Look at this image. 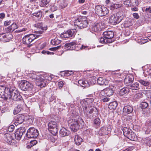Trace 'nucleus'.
I'll return each instance as SVG.
<instances>
[{"mask_svg": "<svg viewBox=\"0 0 151 151\" xmlns=\"http://www.w3.org/2000/svg\"><path fill=\"white\" fill-rule=\"evenodd\" d=\"M29 76L30 79L33 81H37L36 85L40 87H45L47 83V81H51L53 77V76L51 74L43 73L40 74L32 73L29 74Z\"/></svg>", "mask_w": 151, "mask_h": 151, "instance_id": "1", "label": "nucleus"}, {"mask_svg": "<svg viewBox=\"0 0 151 151\" xmlns=\"http://www.w3.org/2000/svg\"><path fill=\"white\" fill-rule=\"evenodd\" d=\"M93 101L94 99L92 98H86L81 101L80 104L83 108L84 114L87 117L90 118L93 116L91 114L94 111L98 113L96 108L92 106L90 104Z\"/></svg>", "mask_w": 151, "mask_h": 151, "instance_id": "2", "label": "nucleus"}, {"mask_svg": "<svg viewBox=\"0 0 151 151\" xmlns=\"http://www.w3.org/2000/svg\"><path fill=\"white\" fill-rule=\"evenodd\" d=\"M68 123L70 126V129L73 132H76L81 128L83 125L84 122L81 118H79L78 119H70Z\"/></svg>", "mask_w": 151, "mask_h": 151, "instance_id": "3", "label": "nucleus"}, {"mask_svg": "<svg viewBox=\"0 0 151 151\" xmlns=\"http://www.w3.org/2000/svg\"><path fill=\"white\" fill-rule=\"evenodd\" d=\"M65 47L67 50H78L80 49L81 50L84 49L86 47L83 45L80 46V45H78L76 43L75 41H73L66 43L65 45Z\"/></svg>", "mask_w": 151, "mask_h": 151, "instance_id": "4", "label": "nucleus"}, {"mask_svg": "<svg viewBox=\"0 0 151 151\" xmlns=\"http://www.w3.org/2000/svg\"><path fill=\"white\" fill-rule=\"evenodd\" d=\"M107 25L103 22H97L95 23L90 29L92 32L100 31L102 29L106 28Z\"/></svg>", "mask_w": 151, "mask_h": 151, "instance_id": "5", "label": "nucleus"}, {"mask_svg": "<svg viewBox=\"0 0 151 151\" xmlns=\"http://www.w3.org/2000/svg\"><path fill=\"white\" fill-rule=\"evenodd\" d=\"M19 87L23 91H31L33 88V86L28 81L23 80L19 83Z\"/></svg>", "mask_w": 151, "mask_h": 151, "instance_id": "6", "label": "nucleus"}, {"mask_svg": "<svg viewBox=\"0 0 151 151\" xmlns=\"http://www.w3.org/2000/svg\"><path fill=\"white\" fill-rule=\"evenodd\" d=\"M95 10L96 13L100 16H105L109 13L108 10L104 6L97 5L95 6Z\"/></svg>", "mask_w": 151, "mask_h": 151, "instance_id": "7", "label": "nucleus"}, {"mask_svg": "<svg viewBox=\"0 0 151 151\" xmlns=\"http://www.w3.org/2000/svg\"><path fill=\"white\" fill-rule=\"evenodd\" d=\"M41 36L40 34H30L25 36L22 39L24 44H29L35 39Z\"/></svg>", "mask_w": 151, "mask_h": 151, "instance_id": "8", "label": "nucleus"}, {"mask_svg": "<svg viewBox=\"0 0 151 151\" xmlns=\"http://www.w3.org/2000/svg\"><path fill=\"white\" fill-rule=\"evenodd\" d=\"M10 89L8 88H5L2 86H0V97L6 100L10 97V94H8Z\"/></svg>", "mask_w": 151, "mask_h": 151, "instance_id": "9", "label": "nucleus"}, {"mask_svg": "<svg viewBox=\"0 0 151 151\" xmlns=\"http://www.w3.org/2000/svg\"><path fill=\"white\" fill-rule=\"evenodd\" d=\"M74 24L75 25L81 28L86 27L88 24L87 19L86 18H78L76 19Z\"/></svg>", "mask_w": 151, "mask_h": 151, "instance_id": "10", "label": "nucleus"}, {"mask_svg": "<svg viewBox=\"0 0 151 151\" xmlns=\"http://www.w3.org/2000/svg\"><path fill=\"white\" fill-rule=\"evenodd\" d=\"M10 89V91H9L8 94H10L11 96L8 99L12 98L13 100L15 101H20L22 100V97L18 92L15 89Z\"/></svg>", "mask_w": 151, "mask_h": 151, "instance_id": "11", "label": "nucleus"}, {"mask_svg": "<svg viewBox=\"0 0 151 151\" xmlns=\"http://www.w3.org/2000/svg\"><path fill=\"white\" fill-rule=\"evenodd\" d=\"M39 134V133L37 129L34 127H31L27 130L26 135L28 138H35L37 137Z\"/></svg>", "mask_w": 151, "mask_h": 151, "instance_id": "12", "label": "nucleus"}, {"mask_svg": "<svg viewBox=\"0 0 151 151\" xmlns=\"http://www.w3.org/2000/svg\"><path fill=\"white\" fill-rule=\"evenodd\" d=\"M48 126L49 130L52 134H55L58 132V126L56 122L51 121L48 124Z\"/></svg>", "mask_w": 151, "mask_h": 151, "instance_id": "13", "label": "nucleus"}, {"mask_svg": "<svg viewBox=\"0 0 151 151\" xmlns=\"http://www.w3.org/2000/svg\"><path fill=\"white\" fill-rule=\"evenodd\" d=\"M122 17L119 15V14L111 15L109 19V22L112 24H115L119 23L122 20Z\"/></svg>", "mask_w": 151, "mask_h": 151, "instance_id": "14", "label": "nucleus"}, {"mask_svg": "<svg viewBox=\"0 0 151 151\" xmlns=\"http://www.w3.org/2000/svg\"><path fill=\"white\" fill-rule=\"evenodd\" d=\"M137 81L141 85L146 87L147 89L151 88V81L150 80L139 78L138 79Z\"/></svg>", "mask_w": 151, "mask_h": 151, "instance_id": "15", "label": "nucleus"}, {"mask_svg": "<svg viewBox=\"0 0 151 151\" xmlns=\"http://www.w3.org/2000/svg\"><path fill=\"white\" fill-rule=\"evenodd\" d=\"M26 129L24 127H21L18 129L14 133V136L16 139L20 140L23 134L25 133Z\"/></svg>", "mask_w": 151, "mask_h": 151, "instance_id": "16", "label": "nucleus"}, {"mask_svg": "<svg viewBox=\"0 0 151 151\" xmlns=\"http://www.w3.org/2000/svg\"><path fill=\"white\" fill-rule=\"evenodd\" d=\"M4 139L7 143L12 145H14L16 143V141L13 138L12 135L9 133L4 134Z\"/></svg>", "mask_w": 151, "mask_h": 151, "instance_id": "17", "label": "nucleus"}, {"mask_svg": "<svg viewBox=\"0 0 151 151\" xmlns=\"http://www.w3.org/2000/svg\"><path fill=\"white\" fill-rule=\"evenodd\" d=\"M111 130V128L110 127H106L103 126L101 128L99 132L100 135H106L108 134Z\"/></svg>", "mask_w": 151, "mask_h": 151, "instance_id": "18", "label": "nucleus"}, {"mask_svg": "<svg viewBox=\"0 0 151 151\" xmlns=\"http://www.w3.org/2000/svg\"><path fill=\"white\" fill-rule=\"evenodd\" d=\"M100 93L102 95H105L109 97L113 95L114 91L111 88L109 87L101 91Z\"/></svg>", "mask_w": 151, "mask_h": 151, "instance_id": "19", "label": "nucleus"}, {"mask_svg": "<svg viewBox=\"0 0 151 151\" xmlns=\"http://www.w3.org/2000/svg\"><path fill=\"white\" fill-rule=\"evenodd\" d=\"M75 34V31L73 29L67 31L62 35V37L64 38H68L72 37Z\"/></svg>", "mask_w": 151, "mask_h": 151, "instance_id": "20", "label": "nucleus"}, {"mask_svg": "<svg viewBox=\"0 0 151 151\" xmlns=\"http://www.w3.org/2000/svg\"><path fill=\"white\" fill-rule=\"evenodd\" d=\"M117 71H116L115 73H113V77L114 79L113 82L117 83L121 82V80L120 78L122 79V78H121L122 74L117 73Z\"/></svg>", "mask_w": 151, "mask_h": 151, "instance_id": "21", "label": "nucleus"}, {"mask_svg": "<svg viewBox=\"0 0 151 151\" xmlns=\"http://www.w3.org/2000/svg\"><path fill=\"white\" fill-rule=\"evenodd\" d=\"M103 37L108 40L113 38L114 36V34L112 31H107L103 32Z\"/></svg>", "mask_w": 151, "mask_h": 151, "instance_id": "22", "label": "nucleus"}, {"mask_svg": "<svg viewBox=\"0 0 151 151\" xmlns=\"http://www.w3.org/2000/svg\"><path fill=\"white\" fill-rule=\"evenodd\" d=\"M97 82L100 85L106 86L108 85L109 83V81L101 77H99L98 78Z\"/></svg>", "mask_w": 151, "mask_h": 151, "instance_id": "23", "label": "nucleus"}, {"mask_svg": "<svg viewBox=\"0 0 151 151\" xmlns=\"http://www.w3.org/2000/svg\"><path fill=\"white\" fill-rule=\"evenodd\" d=\"M70 133V131L69 130L64 127H62L60 131V134L62 137L67 136L69 135Z\"/></svg>", "mask_w": 151, "mask_h": 151, "instance_id": "24", "label": "nucleus"}, {"mask_svg": "<svg viewBox=\"0 0 151 151\" xmlns=\"http://www.w3.org/2000/svg\"><path fill=\"white\" fill-rule=\"evenodd\" d=\"M133 111L132 106L129 105L125 106L123 109V112L129 114Z\"/></svg>", "mask_w": 151, "mask_h": 151, "instance_id": "25", "label": "nucleus"}, {"mask_svg": "<svg viewBox=\"0 0 151 151\" xmlns=\"http://www.w3.org/2000/svg\"><path fill=\"white\" fill-rule=\"evenodd\" d=\"M9 35L8 34H0V41L3 42H9L10 38L9 37Z\"/></svg>", "mask_w": 151, "mask_h": 151, "instance_id": "26", "label": "nucleus"}, {"mask_svg": "<svg viewBox=\"0 0 151 151\" xmlns=\"http://www.w3.org/2000/svg\"><path fill=\"white\" fill-rule=\"evenodd\" d=\"M134 80L133 77L131 75L127 76L124 79V83L127 84L132 82Z\"/></svg>", "mask_w": 151, "mask_h": 151, "instance_id": "27", "label": "nucleus"}, {"mask_svg": "<svg viewBox=\"0 0 151 151\" xmlns=\"http://www.w3.org/2000/svg\"><path fill=\"white\" fill-rule=\"evenodd\" d=\"M78 83L83 87H88L89 85L87 81L83 80H80L78 81Z\"/></svg>", "mask_w": 151, "mask_h": 151, "instance_id": "28", "label": "nucleus"}, {"mask_svg": "<svg viewBox=\"0 0 151 151\" xmlns=\"http://www.w3.org/2000/svg\"><path fill=\"white\" fill-rule=\"evenodd\" d=\"M139 83H138L136 82L134 83L131 84L129 86V88L131 89L132 90H137L139 89Z\"/></svg>", "mask_w": 151, "mask_h": 151, "instance_id": "29", "label": "nucleus"}, {"mask_svg": "<svg viewBox=\"0 0 151 151\" xmlns=\"http://www.w3.org/2000/svg\"><path fill=\"white\" fill-rule=\"evenodd\" d=\"M82 139L78 135H76L74 138V141L76 145H80L82 141Z\"/></svg>", "mask_w": 151, "mask_h": 151, "instance_id": "30", "label": "nucleus"}, {"mask_svg": "<svg viewBox=\"0 0 151 151\" xmlns=\"http://www.w3.org/2000/svg\"><path fill=\"white\" fill-rule=\"evenodd\" d=\"M24 119V116L22 114H19L17 115V118L16 119L18 123L21 124L23 122Z\"/></svg>", "mask_w": 151, "mask_h": 151, "instance_id": "31", "label": "nucleus"}, {"mask_svg": "<svg viewBox=\"0 0 151 151\" xmlns=\"http://www.w3.org/2000/svg\"><path fill=\"white\" fill-rule=\"evenodd\" d=\"M128 135V138L131 140H134L135 139L136 136L135 134L133 132H130L129 131L127 132Z\"/></svg>", "mask_w": 151, "mask_h": 151, "instance_id": "32", "label": "nucleus"}, {"mask_svg": "<svg viewBox=\"0 0 151 151\" xmlns=\"http://www.w3.org/2000/svg\"><path fill=\"white\" fill-rule=\"evenodd\" d=\"M106 96L105 95L102 94L101 93H100L99 97L102 101L106 102L109 101L110 99L107 98Z\"/></svg>", "mask_w": 151, "mask_h": 151, "instance_id": "33", "label": "nucleus"}, {"mask_svg": "<svg viewBox=\"0 0 151 151\" xmlns=\"http://www.w3.org/2000/svg\"><path fill=\"white\" fill-rule=\"evenodd\" d=\"M117 106L116 101H114L110 103L108 106V108L110 109H115Z\"/></svg>", "mask_w": 151, "mask_h": 151, "instance_id": "34", "label": "nucleus"}, {"mask_svg": "<svg viewBox=\"0 0 151 151\" xmlns=\"http://www.w3.org/2000/svg\"><path fill=\"white\" fill-rule=\"evenodd\" d=\"M60 42V41L57 38H55L51 40V43L53 45H57L59 44Z\"/></svg>", "mask_w": 151, "mask_h": 151, "instance_id": "35", "label": "nucleus"}, {"mask_svg": "<svg viewBox=\"0 0 151 151\" xmlns=\"http://www.w3.org/2000/svg\"><path fill=\"white\" fill-rule=\"evenodd\" d=\"M33 16L37 18L38 19H40L42 16V13L41 11H39L32 14Z\"/></svg>", "mask_w": 151, "mask_h": 151, "instance_id": "36", "label": "nucleus"}, {"mask_svg": "<svg viewBox=\"0 0 151 151\" xmlns=\"http://www.w3.org/2000/svg\"><path fill=\"white\" fill-rule=\"evenodd\" d=\"M99 42L101 43H109L110 42V41L109 40L104 37L100 38L99 39Z\"/></svg>", "mask_w": 151, "mask_h": 151, "instance_id": "37", "label": "nucleus"}, {"mask_svg": "<svg viewBox=\"0 0 151 151\" xmlns=\"http://www.w3.org/2000/svg\"><path fill=\"white\" fill-rule=\"evenodd\" d=\"M128 92V89L127 88H123L120 91V94L121 95H123L127 93Z\"/></svg>", "mask_w": 151, "mask_h": 151, "instance_id": "38", "label": "nucleus"}, {"mask_svg": "<svg viewBox=\"0 0 151 151\" xmlns=\"http://www.w3.org/2000/svg\"><path fill=\"white\" fill-rule=\"evenodd\" d=\"M37 141L35 140H34L33 141H31L30 142L29 145H28L27 146V147L28 148H30L33 146L36 145V144H37Z\"/></svg>", "mask_w": 151, "mask_h": 151, "instance_id": "39", "label": "nucleus"}, {"mask_svg": "<svg viewBox=\"0 0 151 151\" xmlns=\"http://www.w3.org/2000/svg\"><path fill=\"white\" fill-rule=\"evenodd\" d=\"M67 1L63 0L61 2L60 6L61 8L63 9L67 6Z\"/></svg>", "mask_w": 151, "mask_h": 151, "instance_id": "40", "label": "nucleus"}, {"mask_svg": "<svg viewBox=\"0 0 151 151\" xmlns=\"http://www.w3.org/2000/svg\"><path fill=\"white\" fill-rule=\"evenodd\" d=\"M12 31H14L15 29L18 28V26L16 23H13L10 26Z\"/></svg>", "mask_w": 151, "mask_h": 151, "instance_id": "41", "label": "nucleus"}, {"mask_svg": "<svg viewBox=\"0 0 151 151\" xmlns=\"http://www.w3.org/2000/svg\"><path fill=\"white\" fill-rule=\"evenodd\" d=\"M148 106V103L146 102H142L140 104V107L141 108L145 109L147 108Z\"/></svg>", "mask_w": 151, "mask_h": 151, "instance_id": "42", "label": "nucleus"}, {"mask_svg": "<svg viewBox=\"0 0 151 151\" xmlns=\"http://www.w3.org/2000/svg\"><path fill=\"white\" fill-rule=\"evenodd\" d=\"M144 142L146 144L149 145L151 144V139L149 138H145L143 139Z\"/></svg>", "mask_w": 151, "mask_h": 151, "instance_id": "43", "label": "nucleus"}, {"mask_svg": "<svg viewBox=\"0 0 151 151\" xmlns=\"http://www.w3.org/2000/svg\"><path fill=\"white\" fill-rule=\"evenodd\" d=\"M143 114L145 116H148L150 115V112L149 109H145L143 111Z\"/></svg>", "mask_w": 151, "mask_h": 151, "instance_id": "44", "label": "nucleus"}, {"mask_svg": "<svg viewBox=\"0 0 151 151\" xmlns=\"http://www.w3.org/2000/svg\"><path fill=\"white\" fill-rule=\"evenodd\" d=\"M94 124H96L97 126H99L101 123V121L100 119L98 118H97L94 119Z\"/></svg>", "mask_w": 151, "mask_h": 151, "instance_id": "45", "label": "nucleus"}, {"mask_svg": "<svg viewBox=\"0 0 151 151\" xmlns=\"http://www.w3.org/2000/svg\"><path fill=\"white\" fill-rule=\"evenodd\" d=\"M124 4L127 6H132L130 0H126L124 1Z\"/></svg>", "mask_w": 151, "mask_h": 151, "instance_id": "46", "label": "nucleus"}, {"mask_svg": "<svg viewBox=\"0 0 151 151\" xmlns=\"http://www.w3.org/2000/svg\"><path fill=\"white\" fill-rule=\"evenodd\" d=\"M142 94L141 93H139L135 94L134 96V98L135 99H139L142 97Z\"/></svg>", "mask_w": 151, "mask_h": 151, "instance_id": "47", "label": "nucleus"}, {"mask_svg": "<svg viewBox=\"0 0 151 151\" xmlns=\"http://www.w3.org/2000/svg\"><path fill=\"white\" fill-rule=\"evenodd\" d=\"M73 73V72L72 71L67 70L65 72V74L66 76H69Z\"/></svg>", "mask_w": 151, "mask_h": 151, "instance_id": "48", "label": "nucleus"}, {"mask_svg": "<svg viewBox=\"0 0 151 151\" xmlns=\"http://www.w3.org/2000/svg\"><path fill=\"white\" fill-rule=\"evenodd\" d=\"M145 12L147 14L151 15V7H149L146 8Z\"/></svg>", "mask_w": 151, "mask_h": 151, "instance_id": "49", "label": "nucleus"}, {"mask_svg": "<svg viewBox=\"0 0 151 151\" xmlns=\"http://www.w3.org/2000/svg\"><path fill=\"white\" fill-rule=\"evenodd\" d=\"M48 3L47 0H42L41 3V6H44L47 5L48 4Z\"/></svg>", "mask_w": 151, "mask_h": 151, "instance_id": "50", "label": "nucleus"}, {"mask_svg": "<svg viewBox=\"0 0 151 151\" xmlns=\"http://www.w3.org/2000/svg\"><path fill=\"white\" fill-rule=\"evenodd\" d=\"M5 32L7 33L12 32H13L12 31V30L11 29L10 26L7 27L5 28Z\"/></svg>", "mask_w": 151, "mask_h": 151, "instance_id": "51", "label": "nucleus"}, {"mask_svg": "<svg viewBox=\"0 0 151 151\" xmlns=\"http://www.w3.org/2000/svg\"><path fill=\"white\" fill-rule=\"evenodd\" d=\"M20 111V110L17 107L14 108V110L13 114L14 115L17 114Z\"/></svg>", "mask_w": 151, "mask_h": 151, "instance_id": "52", "label": "nucleus"}, {"mask_svg": "<svg viewBox=\"0 0 151 151\" xmlns=\"http://www.w3.org/2000/svg\"><path fill=\"white\" fill-rule=\"evenodd\" d=\"M14 126L13 125H10L8 127V130L9 132H12L14 130Z\"/></svg>", "mask_w": 151, "mask_h": 151, "instance_id": "53", "label": "nucleus"}, {"mask_svg": "<svg viewBox=\"0 0 151 151\" xmlns=\"http://www.w3.org/2000/svg\"><path fill=\"white\" fill-rule=\"evenodd\" d=\"M131 4L132 5V6H134L137 5V1L136 0H130Z\"/></svg>", "mask_w": 151, "mask_h": 151, "instance_id": "54", "label": "nucleus"}, {"mask_svg": "<svg viewBox=\"0 0 151 151\" xmlns=\"http://www.w3.org/2000/svg\"><path fill=\"white\" fill-rule=\"evenodd\" d=\"M64 83L62 81H60L58 82V86L60 88H61L63 87V85Z\"/></svg>", "mask_w": 151, "mask_h": 151, "instance_id": "55", "label": "nucleus"}, {"mask_svg": "<svg viewBox=\"0 0 151 151\" xmlns=\"http://www.w3.org/2000/svg\"><path fill=\"white\" fill-rule=\"evenodd\" d=\"M132 117L130 115H127L126 116L125 118L126 120L128 121H130L132 120Z\"/></svg>", "mask_w": 151, "mask_h": 151, "instance_id": "56", "label": "nucleus"}, {"mask_svg": "<svg viewBox=\"0 0 151 151\" xmlns=\"http://www.w3.org/2000/svg\"><path fill=\"white\" fill-rule=\"evenodd\" d=\"M60 47V46H58L57 47H52V48H50L49 49L50 50L54 51H55V50H56L57 49H58L59 48V47Z\"/></svg>", "mask_w": 151, "mask_h": 151, "instance_id": "57", "label": "nucleus"}, {"mask_svg": "<svg viewBox=\"0 0 151 151\" xmlns=\"http://www.w3.org/2000/svg\"><path fill=\"white\" fill-rule=\"evenodd\" d=\"M133 15L134 17L137 19H138L139 17L138 14L137 13H133Z\"/></svg>", "mask_w": 151, "mask_h": 151, "instance_id": "58", "label": "nucleus"}, {"mask_svg": "<svg viewBox=\"0 0 151 151\" xmlns=\"http://www.w3.org/2000/svg\"><path fill=\"white\" fill-rule=\"evenodd\" d=\"M11 23L10 21L7 20L4 22V25L5 26H7L9 25Z\"/></svg>", "mask_w": 151, "mask_h": 151, "instance_id": "59", "label": "nucleus"}, {"mask_svg": "<svg viewBox=\"0 0 151 151\" xmlns=\"http://www.w3.org/2000/svg\"><path fill=\"white\" fill-rule=\"evenodd\" d=\"M57 9V7L56 6H52L51 8V11H55Z\"/></svg>", "mask_w": 151, "mask_h": 151, "instance_id": "60", "label": "nucleus"}, {"mask_svg": "<svg viewBox=\"0 0 151 151\" xmlns=\"http://www.w3.org/2000/svg\"><path fill=\"white\" fill-rule=\"evenodd\" d=\"M121 6V4H114L113 7L115 9H117V8H119Z\"/></svg>", "mask_w": 151, "mask_h": 151, "instance_id": "61", "label": "nucleus"}, {"mask_svg": "<svg viewBox=\"0 0 151 151\" xmlns=\"http://www.w3.org/2000/svg\"><path fill=\"white\" fill-rule=\"evenodd\" d=\"M17 107L20 110V111H21V110L23 108V106L21 104H19L17 106Z\"/></svg>", "mask_w": 151, "mask_h": 151, "instance_id": "62", "label": "nucleus"}, {"mask_svg": "<svg viewBox=\"0 0 151 151\" xmlns=\"http://www.w3.org/2000/svg\"><path fill=\"white\" fill-rule=\"evenodd\" d=\"M84 133L86 135H88L90 133V131L88 129H87L85 131Z\"/></svg>", "mask_w": 151, "mask_h": 151, "instance_id": "63", "label": "nucleus"}, {"mask_svg": "<svg viewBox=\"0 0 151 151\" xmlns=\"http://www.w3.org/2000/svg\"><path fill=\"white\" fill-rule=\"evenodd\" d=\"M39 47H40L41 49H43L45 47V44H43L40 45V46H38Z\"/></svg>", "mask_w": 151, "mask_h": 151, "instance_id": "64", "label": "nucleus"}]
</instances>
